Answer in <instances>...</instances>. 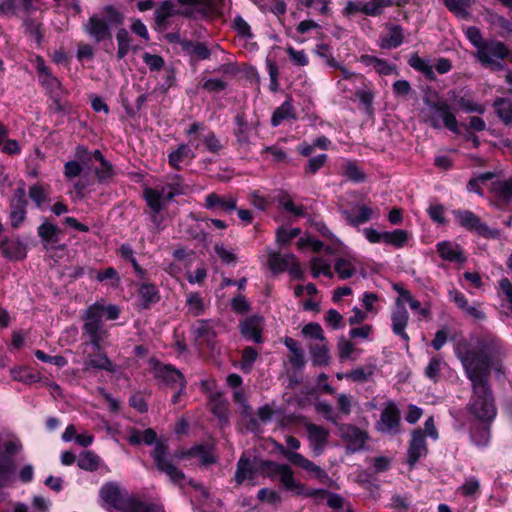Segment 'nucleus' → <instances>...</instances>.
Instances as JSON below:
<instances>
[{"instance_id": "1", "label": "nucleus", "mask_w": 512, "mask_h": 512, "mask_svg": "<svg viewBox=\"0 0 512 512\" xmlns=\"http://www.w3.org/2000/svg\"><path fill=\"white\" fill-rule=\"evenodd\" d=\"M504 355L501 342L491 336L478 340L474 347L459 345L456 350V356L471 382L472 394L466 409L481 423L491 424L496 417L497 410L489 384L490 371Z\"/></svg>"}, {"instance_id": "2", "label": "nucleus", "mask_w": 512, "mask_h": 512, "mask_svg": "<svg viewBox=\"0 0 512 512\" xmlns=\"http://www.w3.org/2000/svg\"><path fill=\"white\" fill-rule=\"evenodd\" d=\"M154 463L159 472L166 474L169 479L179 486H183L186 482L184 473L178 468L177 459L185 457H195L204 464L215 462L211 449L207 446L197 445L192 447L187 453H175L171 455L168 446L163 442H157L151 454Z\"/></svg>"}, {"instance_id": "3", "label": "nucleus", "mask_w": 512, "mask_h": 512, "mask_svg": "<svg viewBox=\"0 0 512 512\" xmlns=\"http://www.w3.org/2000/svg\"><path fill=\"white\" fill-rule=\"evenodd\" d=\"M120 316V308L117 305H104L102 302H95L88 306L82 314L84 321L82 326V337L91 344L95 351L103 349L105 340L109 337V331L103 323V318L116 320Z\"/></svg>"}, {"instance_id": "4", "label": "nucleus", "mask_w": 512, "mask_h": 512, "mask_svg": "<svg viewBox=\"0 0 512 512\" xmlns=\"http://www.w3.org/2000/svg\"><path fill=\"white\" fill-rule=\"evenodd\" d=\"M167 182L163 185H158L155 188H145L144 198L150 208H155L156 211L163 209L165 201L172 200L175 196L184 193V185L180 175L174 174L167 178Z\"/></svg>"}, {"instance_id": "5", "label": "nucleus", "mask_w": 512, "mask_h": 512, "mask_svg": "<svg viewBox=\"0 0 512 512\" xmlns=\"http://www.w3.org/2000/svg\"><path fill=\"white\" fill-rule=\"evenodd\" d=\"M510 55L506 44L498 40L487 41L476 52L477 60L492 71H502L505 65L502 63Z\"/></svg>"}, {"instance_id": "6", "label": "nucleus", "mask_w": 512, "mask_h": 512, "mask_svg": "<svg viewBox=\"0 0 512 512\" xmlns=\"http://www.w3.org/2000/svg\"><path fill=\"white\" fill-rule=\"evenodd\" d=\"M394 289L398 292L399 297L396 298L394 308L391 312L392 332L408 344L410 337L406 333V327L409 323L410 316L404 302H406L412 295L408 290L398 285H395Z\"/></svg>"}, {"instance_id": "7", "label": "nucleus", "mask_w": 512, "mask_h": 512, "mask_svg": "<svg viewBox=\"0 0 512 512\" xmlns=\"http://www.w3.org/2000/svg\"><path fill=\"white\" fill-rule=\"evenodd\" d=\"M185 8L182 11H176L171 1H164L155 11V20L158 25H162L166 19L174 14L180 13L187 17H194L197 13H202L207 7V0H177Z\"/></svg>"}, {"instance_id": "8", "label": "nucleus", "mask_w": 512, "mask_h": 512, "mask_svg": "<svg viewBox=\"0 0 512 512\" xmlns=\"http://www.w3.org/2000/svg\"><path fill=\"white\" fill-rule=\"evenodd\" d=\"M426 122L433 128L446 127L453 133L459 132L456 116L451 111V107L444 101L430 104L429 111L426 114Z\"/></svg>"}, {"instance_id": "9", "label": "nucleus", "mask_w": 512, "mask_h": 512, "mask_svg": "<svg viewBox=\"0 0 512 512\" xmlns=\"http://www.w3.org/2000/svg\"><path fill=\"white\" fill-rule=\"evenodd\" d=\"M278 450L289 462L309 472L320 483L330 485L333 482L328 473L322 467L310 461L302 454L290 451L283 445H279Z\"/></svg>"}, {"instance_id": "10", "label": "nucleus", "mask_w": 512, "mask_h": 512, "mask_svg": "<svg viewBox=\"0 0 512 512\" xmlns=\"http://www.w3.org/2000/svg\"><path fill=\"white\" fill-rule=\"evenodd\" d=\"M340 438L351 453L362 450L368 440V433L352 424H342L338 428Z\"/></svg>"}, {"instance_id": "11", "label": "nucleus", "mask_w": 512, "mask_h": 512, "mask_svg": "<svg viewBox=\"0 0 512 512\" xmlns=\"http://www.w3.org/2000/svg\"><path fill=\"white\" fill-rule=\"evenodd\" d=\"M265 465L272 468V475L279 476V481L286 490H289L296 495L304 493V484L295 480L294 472L287 464H277L268 461Z\"/></svg>"}, {"instance_id": "12", "label": "nucleus", "mask_w": 512, "mask_h": 512, "mask_svg": "<svg viewBox=\"0 0 512 512\" xmlns=\"http://www.w3.org/2000/svg\"><path fill=\"white\" fill-rule=\"evenodd\" d=\"M26 191L23 187L15 189L10 203V221L13 228H19L26 219Z\"/></svg>"}, {"instance_id": "13", "label": "nucleus", "mask_w": 512, "mask_h": 512, "mask_svg": "<svg viewBox=\"0 0 512 512\" xmlns=\"http://www.w3.org/2000/svg\"><path fill=\"white\" fill-rule=\"evenodd\" d=\"M428 453L426 437L422 430H414L407 451V463L411 468Z\"/></svg>"}, {"instance_id": "14", "label": "nucleus", "mask_w": 512, "mask_h": 512, "mask_svg": "<svg viewBox=\"0 0 512 512\" xmlns=\"http://www.w3.org/2000/svg\"><path fill=\"white\" fill-rule=\"evenodd\" d=\"M154 375L157 379L162 381L164 384L171 387H178L181 385V389L186 388V380L183 374L172 365L158 364L154 368Z\"/></svg>"}, {"instance_id": "15", "label": "nucleus", "mask_w": 512, "mask_h": 512, "mask_svg": "<svg viewBox=\"0 0 512 512\" xmlns=\"http://www.w3.org/2000/svg\"><path fill=\"white\" fill-rule=\"evenodd\" d=\"M305 428L310 447L312 448L314 455H320L328 442L330 435L329 431L324 427L313 423H307Z\"/></svg>"}, {"instance_id": "16", "label": "nucleus", "mask_w": 512, "mask_h": 512, "mask_svg": "<svg viewBox=\"0 0 512 512\" xmlns=\"http://www.w3.org/2000/svg\"><path fill=\"white\" fill-rule=\"evenodd\" d=\"M216 327L217 322L214 320H198L192 326V333L197 341L205 343L208 346H213L214 340L217 337Z\"/></svg>"}, {"instance_id": "17", "label": "nucleus", "mask_w": 512, "mask_h": 512, "mask_svg": "<svg viewBox=\"0 0 512 512\" xmlns=\"http://www.w3.org/2000/svg\"><path fill=\"white\" fill-rule=\"evenodd\" d=\"M400 422V412L396 404L388 401L377 424L378 430L384 433L395 431Z\"/></svg>"}, {"instance_id": "18", "label": "nucleus", "mask_w": 512, "mask_h": 512, "mask_svg": "<svg viewBox=\"0 0 512 512\" xmlns=\"http://www.w3.org/2000/svg\"><path fill=\"white\" fill-rule=\"evenodd\" d=\"M458 223L467 230L476 231L480 235H487L489 228L481 222L480 218L473 212L465 210H456L453 212Z\"/></svg>"}, {"instance_id": "19", "label": "nucleus", "mask_w": 512, "mask_h": 512, "mask_svg": "<svg viewBox=\"0 0 512 512\" xmlns=\"http://www.w3.org/2000/svg\"><path fill=\"white\" fill-rule=\"evenodd\" d=\"M84 30L88 33L96 42L111 38V32L108 22L101 19L100 17L93 15L84 24Z\"/></svg>"}, {"instance_id": "20", "label": "nucleus", "mask_w": 512, "mask_h": 512, "mask_svg": "<svg viewBox=\"0 0 512 512\" xmlns=\"http://www.w3.org/2000/svg\"><path fill=\"white\" fill-rule=\"evenodd\" d=\"M449 100L457 105L459 109L467 113H479L483 114L486 110L483 104H480L474 101L472 98L467 97L465 94H462L461 91L456 89H452L448 91Z\"/></svg>"}, {"instance_id": "21", "label": "nucleus", "mask_w": 512, "mask_h": 512, "mask_svg": "<svg viewBox=\"0 0 512 512\" xmlns=\"http://www.w3.org/2000/svg\"><path fill=\"white\" fill-rule=\"evenodd\" d=\"M205 207L209 210L230 213L237 208V200L232 196L222 197L216 193H210L205 198Z\"/></svg>"}, {"instance_id": "22", "label": "nucleus", "mask_w": 512, "mask_h": 512, "mask_svg": "<svg viewBox=\"0 0 512 512\" xmlns=\"http://www.w3.org/2000/svg\"><path fill=\"white\" fill-rule=\"evenodd\" d=\"M436 247L440 257L445 261L463 263L466 260L462 249L455 243L442 241L439 242Z\"/></svg>"}, {"instance_id": "23", "label": "nucleus", "mask_w": 512, "mask_h": 512, "mask_svg": "<svg viewBox=\"0 0 512 512\" xmlns=\"http://www.w3.org/2000/svg\"><path fill=\"white\" fill-rule=\"evenodd\" d=\"M89 368L105 370L108 372H115L117 370V366L108 358V356L102 352V350L97 351L96 354H89L84 361V370H88Z\"/></svg>"}, {"instance_id": "24", "label": "nucleus", "mask_w": 512, "mask_h": 512, "mask_svg": "<svg viewBox=\"0 0 512 512\" xmlns=\"http://www.w3.org/2000/svg\"><path fill=\"white\" fill-rule=\"evenodd\" d=\"M261 327L262 322L259 317H250L240 323L241 334L247 340H252L255 343H261Z\"/></svg>"}, {"instance_id": "25", "label": "nucleus", "mask_w": 512, "mask_h": 512, "mask_svg": "<svg viewBox=\"0 0 512 512\" xmlns=\"http://www.w3.org/2000/svg\"><path fill=\"white\" fill-rule=\"evenodd\" d=\"M343 214L348 223L353 226L364 224L375 216L374 210L366 205L356 206L350 211H344Z\"/></svg>"}, {"instance_id": "26", "label": "nucleus", "mask_w": 512, "mask_h": 512, "mask_svg": "<svg viewBox=\"0 0 512 512\" xmlns=\"http://www.w3.org/2000/svg\"><path fill=\"white\" fill-rule=\"evenodd\" d=\"M360 61L364 65L372 67L375 72L380 75H391L397 73V68L395 65L372 55H362L360 57Z\"/></svg>"}, {"instance_id": "27", "label": "nucleus", "mask_w": 512, "mask_h": 512, "mask_svg": "<svg viewBox=\"0 0 512 512\" xmlns=\"http://www.w3.org/2000/svg\"><path fill=\"white\" fill-rule=\"evenodd\" d=\"M268 260L267 264L273 273H281L286 271L288 265L293 262V254H280L271 249H268Z\"/></svg>"}, {"instance_id": "28", "label": "nucleus", "mask_w": 512, "mask_h": 512, "mask_svg": "<svg viewBox=\"0 0 512 512\" xmlns=\"http://www.w3.org/2000/svg\"><path fill=\"white\" fill-rule=\"evenodd\" d=\"M37 232L46 249H49L51 245L59 241L60 230L56 225L50 222H44L41 224L38 227Z\"/></svg>"}, {"instance_id": "29", "label": "nucleus", "mask_w": 512, "mask_h": 512, "mask_svg": "<svg viewBox=\"0 0 512 512\" xmlns=\"http://www.w3.org/2000/svg\"><path fill=\"white\" fill-rule=\"evenodd\" d=\"M138 296L140 298V307L142 309H148L152 304L159 301L160 296L158 289L155 285L150 283H143L138 289Z\"/></svg>"}, {"instance_id": "30", "label": "nucleus", "mask_w": 512, "mask_h": 512, "mask_svg": "<svg viewBox=\"0 0 512 512\" xmlns=\"http://www.w3.org/2000/svg\"><path fill=\"white\" fill-rule=\"evenodd\" d=\"M492 106L501 122L512 126V100L500 97L493 102Z\"/></svg>"}, {"instance_id": "31", "label": "nucleus", "mask_w": 512, "mask_h": 512, "mask_svg": "<svg viewBox=\"0 0 512 512\" xmlns=\"http://www.w3.org/2000/svg\"><path fill=\"white\" fill-rule=\"evenodd\" d=\"M255 475V468L249 457L243 454L237 463L235 472V481L241 485L245 480L253 479Z\"/></svg>"}, {"instance_id": "32", "label": "nucleus", "mask_w": 512, "mask_h": 512, "mask_svg": "<svg viewBox=\"0 0 512 512\" xmlns=\"http://www.w3.org/2000/svg\"><path fill=\"white\" fill-rule=\"evenodd\" d=\"M121 510L124 512H165L161 506L153 503L138 501L134 498H127Z\"/></svg>"}, {"instance_id": "33", "label": "nucleus", "mask_w": 512, "mask_h": 512, "mask_svg": "<svg viewBox=\"0 0 512 512\" xmlns=\"http://www.w3.org/2000/svg\"><path fill=\"white\" fill-rule=\"evenodd\" d=\"M182 49L195 60H205L211 55V50L202 42H183Z\"/></svg>"}, {"instance_id": "34", "label": "nucleus", "mask_w": 512, "mask_h": 512, "mask_svg": "<svg viewBox=\"0 0 512 512\" xmlns=\"http://www.w3.org/2000/svg\"><path fill=\"white\" fill-rule=\"evenodd\" d=\"M296 119L294 107L291 99L284 101L273 113L271 124L273 127L279 126L283 121Z\"/></svg>"}, {"instance_id": "35", "label": "nucleus", "mask_w": 512, "mask_h": 512, "mask_svg": "<svg viewBox=\"0 0 512 512\" xmlns=\"http://www.w3.org/2000/svg\"><path fill=\"white\" fill-rule=\"evenodd\" d=\"M488 423L477 424L471 427V441L478 447H486L490 442V428Z\"/></svg>"}, {"instance_id": "36", "label": "nucleus", "mask_w": 512, "mask_h": 512, "mask_svg": "<svg viewBox=\"0 0 512 512\" xmlns=\"http://www.w3.org/2000/svg\"><path fill=\"white\" fill-rule=\"evenodd\" d=\"M195 157L192 150L186 144H181L178 148L172 151L169 156V164L175 169H180V164L185 160H192Z\"/></svg>"}, {"instance_id": "37", "label": "nucleus", "mask_w": 512, "mask_h": 512, "mask_svg": "<svg viewBox=\"0 0 512 512\" xmlns=\"http://www.w3.org/2000/svg\"><path fill=\"white\" fill-rule=\"evenodd\" d=\"M375 373L374 365L360 366L344 374L345 379L352 382L364 383L371 379Z\"/></svg>"}, {"instance_id": "38", "label": "nucleus", "mask_w": 512, "mask_h": 512, "mask_svg": "<svg viewBox=\"0 0 512 512\" xmlns=\"http://www.w3.org/2000/svg\"><path fill=\"white\" fill-rule=\"evenodd\" d=\"M491 190L499 200L509 202L512 200V177L494 181Z\"/></svg>"}, {"instance_id": "39", "label": "nucleus", "mask_w": 512, "mask_h": 512, "mask_svg": "<svg viewBox=\"0 0 512 512\" xmlns=\"http://www.w3.org/2000/svg\"><path fill=\"white\" fill-rule=\"evenodd\" d=\"M335 272L341 280L351 278L356 273V264L352 258H338L334 264Z\"/></svg>"}, {"instance_id": "40", "label": "nucleus", "mask_w": 512, "mask_h": 512, "mask_svg": "<svg viewBox=\"0 0 512 512\" xmlns=\"http://www.w3.org/2000/svg\"><path fill=\"white\" fill-rule=\"evenodd\" d=\"M186 307L188 314L197 317L205 313L206 306L203 298L197 292H190L186 294Z\"/></svg>"}, {"instance_id": "41", "label": "nucleus", "mask_w": 512, "mask_h": 512, "mask_svg": "<svg viewBox=\"0 0 512 512\" xmlns=\"http://www.w3.org/2000/svg\"><path fill=\"white\" fill-rule=\"evenodd\" d=\"M384 237L385 244L391 245L399 249L403 248L407 244L409 240V233L403 229H396L390 232L385 231Z\"/></svg>"}, {"instance_id": "42", "label": "nucleus", "mask_w": 512, "mask_h": 512, "mask_svg": "<svg viewBox=\"0 0 512 512\" xmlns=\"http://www.w3.org/2000/svg\"><path fill=\"white\" fill-rule=\"evenodd\" d=\"M403 31L399 25L390 27L388 34L382 38V48H397L403 43Z\"/></svg>"}, {"instance_id": "43", "label": "nucleus", "mask_w": 512, "mask_h": 512, "mask_svg": "<svg viewBox=\"0 0 512 512\" xmlns=\"http://www.w3.org/2000/svg\"><path fill=\"white\" fill-rule=\"evenodd\" d=\"M15 471L13 458L9 456H0V487L7 485Z\"/></svg>"}, {"instance_id": "44", "label": "nucleus", "mask_w": 512, "mask_h": 512, "mask_svg": "<svg viewBox=\"0 0 512 512\" xmlns=\"http://www.w3.org/2000/svg\"><path fill=\"white\" fill-rule=\"evenodd\" d=\"M408 64L416 71L421 72L429 79H435V74L428 60L419 57L417 54L410 56Z\"/></svg>"}, {"instance_id": "45", "label": "nucleus", "mask_w": 512, "mask_h": 512, "mask_svg": "<svg viewBox=\"0 0 512 512\" xmlns=\"http://www.w3.org/2000/svg\"><path fill=\"white\" fill-rule=\"evenodd\" d=\"M392 4V0H369L363 4L362 12L368 16H379L386 7Z\"/></svg>"}, {"instance_id": "46", "label": "nucleus", "mask_w": 512, "mask_h": 512, "mask_svg": "<svg viewBox=\"0 0 512 512\" xmlns=\"http://www.w3.org/2000/svg\"><path fill=\"white\" fill-rule=\"evenodd\" d=\"M156 441V432L153 429H146L144 431L134 430L129 436V442L133 445L141 443L151 445Z\"/></svg>"}, {"instance_id": "47", "label": "nucleus", "mask_w": 512, "mask_h": 512, "mask_svg": "<svg viewBox=\"0 0 512 512\" xmlns=\"http://www.w3.org/2000/svg\"><path fill=\"white\" fill-rule=\"evenodd\" d=\"M480 487V481L476 477H470L458 487L457 491L464 497L476 498L480 493Z\"/></svg>"}, {"instance_id": "48", "label": "nucleus", "mask_w": 512, "mask_h": 512, "mask_svg": "<svg viewBox=\"0 0 512 512\" xmlns=\"http://www.w3.org/2000/svg\"><path fill=\"white\" fill-rule=\"evenodd\" d=\"M202 127L199 123H193L187 130V134L190 136L189 142L196 149H199L201 145L206 146L207 132L200 131Z\"/></svg>"}, {"instance_id": "49", "label": "nucleus", "mask_w": 512, "mask_h": 512, "mask_svg": "<svg viewBox=\"0 0 512 512\" xmlns=\"http://www.w3.org/2000/svg\"><path fill=\"white\" fill-rule=\"evenodd\" d=\"M311 271L314 278H317L320 274L329 278L333 277L330 263L321 257L311 259Z\"/></svg>"}, {"instance_id": "50", "label": "nucleus", "mask_w": 512, "mask_h": 512, "mask_svg": "<svg viewBox=\"0 0 512 512\" xmlns=\"http://www.w3.org/2000/svg\"><path fill=\"white\" fill-rule=\"evenodd\" d=\"M235 123L237 125L235 129V135L237 137V141L240 144H247L249 142L248 136V123L244 113H238L235 116Z\"/></svg>"}, {"instance_id": "51", "label": "nucleus", "mask_w": 512, "mask_h": 512, "mask_svg": "<svg viewBox=\"0 0 512 512\" xmlns=\"http://www.w3.org/2000/svg\"><path fill=\"white\" fill-rule=\"evenodd\" d=\"M78 466L86 471H94L98 468L99 458L91 451L83 452L77 462Z\"/></svg>"}, {"instance_id": "52", "label": "nucleus", "mask_w": 512, "mask_h": 512, "mask_svg": "<svg viewBox=\"0 0 512 512\" xmlns=\"http://www.w3.org/2000/svg\"><path fill=\"white\" fill-rule=\"evenodd\" d=\"M116 39L118 42L117 56L119 59H122L127 55L130 49V37L128 31L124 28L119 29L116 34Z\"/></svg>"}, {"instance_id": "53", "label": "nucleus", "mask_w": 512, "mask_h": 512, "mask_svg": "<svg viewBox=\"0 0 512 512\" xmlns=\"http://www.w3.org/2000/svg\"><path fill=\"white\" fill-rule=\"evenodd\" d=\"M312 360L315 365H325L328 363V349L324 343L311 346Z\"/></svg>"}, {"instance_id": "54", "label": "nucleus", "mask_w": 512, "mask_h": 512, "mask_svg": "<svg viewBox=\"0 0 512 512\" xmlns=\"http://www.w3.org/2000/svg\"><path fill=\"white\" fill-rule=\"evenodd\" d=\"M257 357L258 352L255 348L246 347L242 352L241 369L245 372H249Z\"/></svg>"}, {"instance_id": "55", "label": "nucleus", "mask_w": 512, "mask_h": 512, "mask_svg": "<svg viewBox=\"0 0 512 512\" xmlns=\"http://www.w3.org/2000/svg\"><path fill=\"white\" fill-rule=\"evenodd\" d=\"M48 192L41 185H33L29 189V197L37 207H40L47 200Z\"/></svg>"}, {"instance_id": "56", "label": "nucleus", "mask_w": 512, "mask_h": 512, "mask_svg": "<svg viewBox=\"0 0 512 512\" xmlns=\"http://www.w3.org/2000/svg\"><path fill=\"white\" fill-rule=\"evenodd\" d=\"M446 7L457 16H465L469 0H444Z\"/></svg>"}, {"instance_id": "57", "label": "nucleus", "mask_w": 512, "mask_h": 512, "mask_svg": "<svg viewBox=\"0 0 512 512\" xmlns=\"http://www.w3.org/2000/svg\"><path fill=\"white\" fill-rule=\"evenodd\" d=\"M11 377L13 380L24 382V383H32L37 380L36 376L32 373H28L26 368L23 367H15L10 370Z\"/></svg>"}, {"instance_id": "58", "label": "nucleus", "mask_w": 512, "mask_h": 512, "mask_svg": "<svg viewBox=\"0 0 512 512\" xmlns=\"http://www.w3.org/2000/svg\"><path fill=\"white\" fill-rule=\"evenodd\" d=\"M286 52L289 55L290 60L298 66H306L309 63V59L303 50H296L292 46L286 47Z\"/></svg>"}, {"instance_id": "59", "label": "nucleus", "mask_w": 512, "mask_h": 512, "mask_svg": "<svg viewBox=\"0 0 512 512\" xmlns=\"http://www.w3.org/2000/svg\"><path fill=\"white\" fill-rule=\"evenodd\" d=\"M327 158L326 154H319L310 158L307 166L305 167V172L316 174L325 165Z\"/></svg>"}, {"instance_id": "60", "label": "nucleus", "mask_w": 512, "mask_h": 512, "mask_svg": "<svg viewBox=\"0 0 512 512\" xmlns=\"http://www.w3.org/2000/svg\"><path fill=\"white\" fill-rule=\"evenodd\" d=\"M143 61L152 72L160 71L164 66V59L161 56L148 52L143 54Z\"/></svg>"}, {"instance_id": "61", "label": "nucleus", "mask_w": 512, "mask_h": 512, "mask_svg": "<svg viewBox=\"0 0 512 512\" xmlns=\"http://www.w3.org/2000/svg\"><path fill=\"white\" fill-rule=\"evenodd\" d=\"M22 450V444L19 440L5 441L0 446V456H12Z\"/></svg>"}, {"instance_id": "62", "label": "nucleus", "mask_w": 512, "mask_h": 512, "mask_svg": "<svg viewBox=\"0 0 512 512\" xmlns=\"http://www.w3.org/2000/svg\"><path fill=\"white\" fill-rule=\"evenodd\" d=\"M101 495L104 500L114 504L119 509H121V507L123 506V503L126 501V499H125V500L121 501L120 503H118L119 493H118L117 489H115L114 487H111V486H106V487L102 488Z\"/></svg>"}, {"instance_id": "63", "label": "nucleus", "mask_w": 512, "mask_h": 512, "mask_svg": "<svg viewBox=\"0 0 512 512\" xmlns=\"http://www.w3.org/2000/svg\"><path fill=\"white\" fill-rule=\"evenodd\" d=\"M299 233L300 229L298 228H292L290 230L279 228L276 233V240L280 244H288L293 238L297 237Z\"/></svg>"}, {"instance_id": "64", "label": "nucleus", "mask_w": 512, "mask_h": 512, "mask_svg": "<svg viewBox=\"0 0 512 512\" xmlns=\"http://www.w3.org/2000/svg\"><path fill=\"white\" fill-rule=\"evenodd\" d=\"M216 255L220 258V260L225 264H231L236 262L235 254L228 250L222 244H216L214 247Z\"/></svg>"}]
</instances>
